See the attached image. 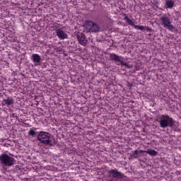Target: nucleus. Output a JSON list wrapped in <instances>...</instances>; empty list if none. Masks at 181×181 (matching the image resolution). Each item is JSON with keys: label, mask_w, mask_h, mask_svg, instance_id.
<instances>
[{"label": "nucleus", "mask_w": 181, "mask_h": 181, "mask_svg": "<svg viewBox=\"0 0 181 181\" xmlns=\"http://www.w3.org/2000/svg\"><path fill=\"white\" fill-rule=\"evenodd\" d=\"M37 141L40 142V144H43L46 146H53L56 145V141L54 140V137L52 134L41 131L39 132L37 137Z\"/></svg>", "instance_id": "1"}, {"label": "nucleus", "mask_w": 181, "mask_h": 181, "mask_svg": "<svg viewBox=\"0 0 181 181\" xmlns=\"http://www.w3.org/2000/svg\"><path fill=\"white\" fill-rule=\"evenodd\" d=\"M160 128H168V127L174 128L175 120L168 115H161L160 117Z\"/></svg>", "instance_id": "2"}, {"label": "nucleus", "mask_w": 181, "mask_h": 181, "mask_svg": "<svg viewBox=\"0 0 181 181\" xmlns=\"http://www.w3.org/2000/svg\"><path fill=\"white\" fill-rule=\"evenodd\" d=\"M160 23L165 29H168L170 32H174L176 28L172 25L170 17L168 16H163L160 18Z\"/></svg>", "instance_id": "3"}, {"label": "nucleus", "mask_w": 181, "mask_h": 181, "mask_svg": "<svg viewBox=\"0 0 181 181\" xmlns=\"http://www.w3.org/2000/svg\"><path fill=\"white\" fill-rule=\"evenodd\" d=\"M109 56L112 62L119 63L121 66H124L125 69H132L134 66L132 64L128 62H124V57L118 56L115 53L110 54Z\"/></svg>", "instance_id": "4"}, {"label": "nucleus", "mask_w": 181, "mask_h": 181, "mask_svg": "<svg viewBox=\"0 0 181 181\" xmlns=\"http://www.w3.org/2000/svg\"><path fill=\"white\" fill-rule=\"evenodd\" d=\"M0 163L3 166L11 167L15 163V158L8 154H1L0 156Z\"/></svg>", "instance_id": "5"}, {"label": "nucleus", "mask_w": 181, "mask_h": 181, "mask_svg": "<svg viewBox=\"0 0 181 181\" xmlns=\"http://www.w3.org/2000/svg\"><path fill=\"white\" fill-rule=\"evenodd\" d=\"M85 27L89 31L92 33L100 32V27L96 23L90 21H85Z\"/></svg>", "instance_id": "6"}, {"label": "nucleus", "mask_w": 181, "mask_h": 181, "mask_svg": "<svg viewBox=\"0 0 181 181\" xmlns=\"http://www.w3.org/2000/svg\"><path fill=\"white\" fill-rule=\"evenodd\" d=\"M55 32L57 36L61 40H64V39H69V35H67V33H66V30H64V28H57Z\"/></svg>", "instance_id": "7"}, {"label": "nucleus", "mask_w": 181, "mask_h": 181, "mask_svg": "<svg viewBox=\"0 0 181 181\" xmlns=\"http://www.w3.org/2000/svg\"><path fill=\"white\" fill-rule=\"evenodd\" d=\"M109 175L110 177H113V179H122L124 176V173L119 172L117 168L109 170Z\"/></svg>", "instance_id": "8"}, {"label": "nucleus", "mask_w": 181, "mask_h": 181, "mask_svg": "<svg viewBox=\"0 0 181 181\" xmlns=\"http://www.w3.org/2000/svg\"><path fill=\"white\" fill-rule=\"evenodd\" d=\"M76 39L79 44L81 45V46H87V38L86 37V35L81 33H78L76 34Z\"/></svg>", "instance_id": "9"}, {"label": "nucleus", "mask_w": 181, "mask_h": 181, "mask_svg": "<svg viewBox=\"0 0 181 181\" xmlns=\"http://www.w3.org/2000/svg\"><path fill=\"white\" fill-rule=\"evenodd\" d=\"M175 6V1L173 0H165V9H172Z\"/></svg>", "instance_id": "10"}, {"label": "nucleus", "mask_w": 181, "mask_h": 181, "mask_svg": "<svg viewBox=\"0 0 181 181\" xmlns=\"http://www.w3.org/2000/svg\"><path fill=\"white\" fill-rule=\"evenodd\" d=\"M3 105H7V107H9V105H13V99L9 97H8L6 99H4Z\"/></svg>", "instance_id": "11"}, {"label": "nucleus", "mask_w": 181, "mask_h": 181, "mask_svg": "<svg viewBox=\"0 0 181 181\" xmlns=\"http://www.w3.org/2000/svg\"><path fill=\"white\" fill-rule=\"evenodd\" d=\"M31 60H33V63H40L42 62V58L37 54H33L31 57Z\"/></svg>", "instance_id": "12"}, {"label": "nucleus", "mask_w": 181, "mask_h": 181, "mask_svg": "<svg viewBox=\"0 0 181 181\" xmlns=\"http://www.w3.org/2000/svg\"><path fill=\"white\" fill-rule=\"evenodd\" d=\"M141 153H148V155H151V156H156L158 155V151L155 150H141Z\"/></svg>", "instance_id": "13"}, {"label": "nucleus", "mask_w": 181, "mask_h": 181, "mask_svg": "<svg viewBox=\"0 0 181 181\" xmlns=\"http://www.w3.org/2000/svg\"><path fill=\"white\" fill-rule=\"evenodd\" d=\"M124 20L126 21L127 23H128V25H129L130 26H135L134 22L132 21V20H131V18H129L128 16L125 15Z\"/></svg>", "instance_id": "14"}, {"label": "nucleus", "mask_w": 181, "mask_h": 181, "mask_svg": "<svg viewBox=\"0 0 181 181\" xmlns=\"http://www.w3.org/2000/svg\"><path fill=\"white\" fill-rule=\"evenodd\" d=\"M55 50L62 54V53H64V50L63 49V47H55Z\"/></svg>", "instance_id": "15"}, {"label": "nucleus", "mask_w": 181, "mask_h": 181, "mask_svg": "<svg viewBox=\"0 0 181 181\" xmlns=\"http://www.w3.org/2000/svg\"><path fill=\"white\" fill-rule=\"evenodd\" d=\"M134 29H138L139 30H145V27L144 25H134Z\"/></svg>", "instance_id": "16"}, {"label": "nucleus", "mask_w": 181, "mask_h": 181, "mask_svg": "<svg viewBox=\"0 0 181 181\" xmlns=\"http://www.w3.org/2000/svg\"><path fill=\"white\" fill-rule=\"evenodd\" d=\"M28 134L30 135V136H35L36 135V132L33 129H30L28 132Z\"/></svg>", "instance_id": "17"}, {"label": "nucleus", "mask_w": 181, "mask_h": 181, "mask_svg": "<svg viewBox=\"0 0 181 181\" xmlns=\"http://www.w3.org/2000/svg\"><path fill=\"white\" fill-rule=\"evenodd\" d=\"M138 152H139V151L135 150L134 152V155H138Z\"/></svg>", "instance_id": "18"}]
</instances>
